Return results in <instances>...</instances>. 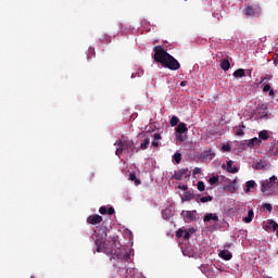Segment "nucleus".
<instances>
[{"instance_id":"obj_30","label":"nucleus","mask_w":278,"mask_h":278,"mask_svg":"<svg viewBox=\"0 0 278 278\" xmlns=\"http://www.w3.org/2000/svg\"><path fill=\"white\" fill-rule=\"evenodd\" d=\"M208 184L211 186H216V184H218V176H213L208 179Z\"/></svg>"},{"instance_id":"obj_38","label":"nucleus","mask_w":278,"mask_h":278,"mask_svg":"<svg viewBox=\"0 0 278 278\" xmlns=\"http://www.w3.org/2000/svg\"><path fill=\"white\" fill-rule=\"evenodd\" d=\"M182 238H184V240H190V232L188 230H185Z\"/></svg>"},{"instance_id":"obj_50","label":"nucleus","mask_w":278,"mask_h":278,"mask_svg":"<svg viewBox=\"0 0 278 278\" xmlns=\"http://www.w3.org/2000/svg\"><path fill=\"white\" fill-rule=\"evenodd\" d=\"M269 97H275V90L273 89L269 90Z\"/></svg>"},{"instance_id":"obj_14","label":"nucleus","mask_w":278,"mask_h":278,"mask_svg":"<svg viewBox=\"0 0 278 278\" xmlns=\"http://www.w3.org/2000/svg\"><path fill=\"white\" fill-rule=\"evenodd\" d=\"M210 220L218 222V215L214 213H208L204 216V223H210Z\"/></svg>"},{"instance_id":"obj_36","label":"nucleus","mask_w":278,"mask_h":278,"mask_svg":"<svg viewBox=\"0 0 278 278\" xmlns=\"http://www.w3.org/2000/svg\"><path fill=\"white\" fill-rule=\"evenodd\" d=\"M176 138L179 140V142H184V140H186V136H184V134H177Z\"/></svg>"},{"instance_id":"obj_19","label":"nucleus","mask_w":278,"mask_h":278,"mask_svg":"<svg viewBox=\"0 0 278 278\" xmlns=\"http://www.w3.org/2000/svg\"><path fill=\"white\" fill-rule=\"evenodd\" d=\"M232 75L237 79L240 78V77H247V73L244 72L243 68L236 70Z\"/></svg>"},{"instance_id":"obj_33","label":"nucleus","mask_w":278,"mask_h":278,"mask_svg":"<svg viewBox=\"0 0 278 278\" xmlns=\"http://www.w3.org/2000/svg\"><path fill=\"white\" fill-rule=\"evenodd\" d=\"M94 48H89L88 49V55H87V58H88V60H90V58H94Z\"/></svg>"},{"instance_id":"obj_12","label":"nucleus","mask_w":278,"mask_h":278,"mask_svg":"<svg viewBox=\"0 0 278 278\" xmlns=\"http://www.w3.org/2000/svg\"><path fill=\"white\" fill-rule=\"evenodd\" d=\"M188 131V126L186 123L181 122L178 124L176 128V134H186Z\"/></svg>"},{"instance_id":"obj_5","label":"nucleus","mask_w":278,"mask_h":278,"mask_svg":"<svg viewBox=\"0 0 278 278\" xmlns=\"http://www.w3.org/2000/svg\"><path fill=\"white\" fill-rule=\"evenodd\" d=\"M191 173L188 168H182L178 172H175L173 175V179H176V181H181V179H188L190 177Z\"/></svg>"},{"instance_id":"obj_40","label":"nucleus","mask_w":278,"mask_h":278,"mask_svg":"<svg viewBox=\"0 0 278 278\" xmlns=\"http://www.w3.org/2000/svg\"><path fill=\"white\" fill-rule=\"evenodd\" d=\"M184 229H179L177 232H176V238H184Z\"/></svg>"},{"instance_id":"obj_27","label":"nucleus","mask_w":278,"mask_h":278,"mask_svg":"<svg viewBox=\"0 0 278 278\" xmlns=\"http://www.w3.org/2000/svg\"><path fill=\"white\" fill-rule=\"evenodd\" d=\"M178 124H179V117L173 116L169 121V125H172V127H176V125Z\"/></svg>"},{"instance_id":"obj_39","label":"nucleus","mask_w":278,"mask_h":278,"mask_svg":"<svg viewBox=\"0 0 278 278\" xmlns=\"http://www.w3.org/2000/svg\"><path fill=\"white\" fill-rule=\"evenodd\" d=\"M99 212H100V214L105 215V214H108V207L101 206V207L99 208Z\"/></svg>"},{"instance_id":"obj_25","label":"nucleus","mask_w":278,"mask_h":278,"mask_svg":"<svg viewBox=\"0 0 278 278\" xmlns=\"http://www.w3.org/2000/svg\"><path fill=\"white\" fill-rule=\"evenodd\" d=\"M173 160L176 162V164H181V153L176 152V153L173 155Z\"/></svg>"},{"instance_id":"obj_1","label":"nucleus","mask_w":278,"mask_h":278,"mask_svg":"<svg viewBox=\"0 0 278 278\" xmlns=\"http://www.w3.org/2000/svg\"><path fill=\"white\" fill-rule=\"evenodd\" d=\"M109 231L108 226L102 224L100 228L91 235V239L97 247V252L105 253V255H112L111 260H121L122 262L129 260V253L127 250L118 248L119 243L116 237H113L111 241L109 240L105 242Z\"/></svg>"},{"instance_id":"obj_49","label":"nucleus","mask_w":278,"mask_h":278,"mask_svg":"<svg viewBox=\"0 0 278 278\" xmlns=\"http://www.w3.org/2000/svg\"><path fill=\"white\" fill-rule=\"evenodd\" d=\"M231 247H232L231 243H226V244L224 245V249H231Z\"/></svg>"},{"instance_id":"obj_2","label":"nucleus","mask_w":278,"mask_h":278,"mask_svg":"<svg viewBox=\"0 0 278 278\" xmlns=\"http://www.w3.org/2000/svg\"><path fill=\"white\" fill-rule=\"evenodd\" d=\"M154 61L161 64L164 68L169 71H179L181 64L177 59H175L170 53L166 52L162 46H156L153 48Z\"/></svg>"},{"instance_id":"obj_10","label":"nucleus","mask_w":278,"mask_h":278,"mask_svg":"<svg viewBox=\"0 0 278 278\" xmlns=\"http://www.w3.org/2000/svg\"><path fill=\"white\" fill-rule=\"evenodd\" d=\"M219 257H220V260H225L226 262H229V260H231V257H233V254H231V252H229V250H222L219 252Z\"/></svg>"},{"instance_id":"obj_41","label":"nucleus","mask_w":278,"mask_h":278,"mask_svg":"<svg viewBox=\"0 0 278 278\" xmlns=\"http://www.w3.org/2000/svg\"><path fill=\"white\" fill-rule=\"evenodd\" d=\"M106 214H109V216L114 215V214H115L114 207H109V208L106 210Z\"/></svg>"},{"instance_id":"obj_43","label":"nucleus","mask_w":278,"mask_h":278,"mask_svg":"<svg viewBox=\"0 0 278 278\" xmlns=\"http://www.w3.org/2000/svg\"><path fill=\"white\" fill-rule=\"evenodd\" d=\"M223 151H231V146L229 144L223 146Z\"/></svg>"},{"instance_id":"obj_37","label":"nucleus","mask_w":278,"mask_h":278,"mask_svg":"<svg viewBox=\"0 0 278 278\" xmlns=\"http://www.w3.org/2000/svg\"><path fill=\"white\" fill-rule=\"evenodd\" d=\"M263 92H269V90H270V85L269 84H263Z\"/></svg>"},{"instance_id":"obj_7","label":"nucleus","mask_w":278,"mask_h":278,"mask_svg":"<svg viewBox=\"0 0 278 278\" xmlns=\"http://www.w3.org/2000/svg\"><path fill=\"white\" fill-rule=\"evenodd\" d=\"M87 223L89 225H100V223H103V217L99 214L90 215L87 217Z\"/></svg>"},{"instance_id":"obj_42","label":"nucleus","mask_w":278,"mask_h":278,"mask_svg":"<svg viewBox=\"0 0 278 278\" xmlns=\"http://www.w3.org/2000/svg\"><path fill=\"white\" fill-rule=\"evenodd\" d=\"M193 175H201V167H195L193 169Z\"/></svg>"},{"instance_id":"obj_15","label":"nucleus","mask_w":278,"mask_h":278,"mask_svg":"<svg viewBox=\"0 0 278 278\" xmlns=\"http://www.w3.org/2000/svg\"><path fill=\"white\" fill-rule=\"evenodd\" d=\"M260 144H262V140L255 137L249 141L248 147H250V149H253V147H260Z\"/></svg>"},{"instance_id":"obj_44","label":"nucleus","mask_w":278,"mask_h":278,"mask_svg":"<svg viewBox=\"0 0 278 278\" xmlns=\"http://www.w3.org/2000/svg\"><path fill=\"white\" fill-rule=\"evenodd\" d=\"M154 140H162V135L154 134Z\"/></svg>"},{"instance_id":"obj_18","label":"nucleus","mask_w":278,"mask_h":278,"mask_svg":"<svg viewBox=\"0 0 278 278\" xmlns=\"http://www.w3.org/2000/svg\"><path fill=\"white\" fill-rule=\"evenodd\" d=\"M222 71H229L231 68V63H229V60L224 59L220 63Z\"/></svg>"},{"instance_id":"obj_35","label":"nucleus","mask_w":278,"mask_h":278,"mask_svg":"<svg viewBox=\"0 0 278 278\" xmlns=\"http://www.w3.org/2000/svg\"><path fill=\"white\" fill-rule=\"evenodd\" d=\"M263 210H267V212H273V205L265 203V204H263Z\"/></svg>"},{"instance_id":"obj_31","label":"nucleus","mask_w":278,"mask_h":278,"mask_svg":"<svg viewBox=\"0 0 278 278\" xmlns=\"http://www.w3.org/2000/svg\"><path fill=\"white\" fill-rule=\"evenodd\" d=\"M163 218L165 220H168V218H170V210L166 208L162 212Z\"/></svg>"},{"instance_id":"obj_8","label":"nucleus","mask_w":278,"mask_h":278,"mask_svg":"<svg viewBox=\"0 0 278 278\" xmlns=\"http://www.w3.org/2000/svg\"><path fill=\"white\" fill-rule=\"evenodd\" d=\"M216 157V154L212 149L205 150L200 154V160H214Z\"/></svg>"},{"instance_id":"obj_22","label":"nucleus","mask_w":278,"mask_h":278,"mask_svg":"<svg viewBox=\"0 0 278 278\" xmlns=\"http://www.w3.org/2000/svg\"><path fill=\"white\" fill-rule=\"evenodd\" d=\"M149 144H151V139L147 137L143 142L140 144V149L144 151V149H149Z\"/></svg>"},{"instance_id":"obj_46","label":"nucleus","mask_w":278,"mask_h":278,"mask_svg":"<svg viewBox=\"0 0 278 278\" xmlns=\"http://www.w3.org/2000/svg\"><path fill=\"white\" fill-rule=\"evenodd\" d=\"M274 64H275V66H277L278 67V54L275 56V59H274Z\"/></svg>"},{"instance_id":"obj_13","label":"nucleus","mask_w":278,"mask_h":278,"mask_svg":"<svg viewBox=\"0 0 278 278\" xmlns=\"http://www.w3.org/2000/svg\"><path fill=\"white\" fill-rule=\"evenodd\" d=\"M181 215L187 220V223H190V220H194V213L191 211H182Z\"/></svg>"},{"instance_id":"obj_9","label":"nucleus","mask_w":278,"mask_h":278,"mask_svg":"<svg viewBox=\"0 0 278 278\" xmlns=\"http://www.w3.org/2000/svg\"><path fill=\"white\" fill-rule=\"evenodd\" d=\"M265 229V231H276V229H278V224L277 222L269 219L263 227Z\"/></svg>"},{"instance_id":"obj_6","label":"nucleus","mask_w":278,"mask_h":278,"mask_svg":"<svg viewBox=\"0 0 278 278\" xmlns=\"http://www.w3.org/2000/svg\"><path fill=\"white\" fill-rule=\"evenodd\" d=\"M252 168H255V170H268L270 168V163L268 161L257 160L252 165Z\"/></svg>"},{"instance_id":"obj_23","label":"nucleus","mask_w":278,"mask_h":278,"mask_svg":"<svg viewBox=\"0 0 278 278\" xmlns=\"http://www.w3.org/2000/svg\"><path fill=\"white\" fill-rule=\"evenodd\" d=\"M245 192H251V189L255 188V181L254 180H249L245 184Z\"/></svg>"},{"instance_id":"obj_45","label":"nucleus","mask_w":278,"mask_h":278,"mask_svg":"<svg viewBox=\"0 0 278 278\" xmlns=\"http://www.w3.org/2000/svg\"><path fill=\"white\" fill-rule=\"evenodd\" d=\"M206 269H207V266H206V265H201V266H200V270H201L202 273H205Z\"/></svg>"},{"instance_id":"obj_28","label":"nucleus","mask_w":278,"mask_h":278,"mask_svg":"<svg viewBox=\"0 0 278 278\" xmlns=\"http://www.w3.org/2000/svg\"><path fill=\"white\" fill-rule=\"evenodd\" d=\"M129 179H130V181H135V184L137 186L140 185V179H138V177H136V174H134V173L129 174Z\"/></svg>"},{"instance_id":"obj_11","label":"nucleus","mask_w":278,"mask_h":278,"mask_svg":"<svg viewBox=\"0 0 278 278\" xmlns=\"http://www.w3.org/2000/svg\"><path fill=\"white\" fill-rule=\"evenodd\" d=\"M247 126H244V123H241L239 126L235 127V134L236 136L242 137L244 136V129Z\"/></svg>"},{"instance_id":"obj_51","label":"nucleus","mask_w":278,"mask_h":278,"mask_svg":"<svg viewBox=\"0 0 278 278\" xmlns=\"http://www.w3.org/2000/svg\"><path fill=\"white\" fill-rule=\"evenodd\" d=\"M184 190H188V187H184Z\"/></svg>"},{"instance_id":"obj_21","label":"nucleus","mask_w":278,"mask_h":278,"mask_svg":"<svg viewBox=\"0 0 278 278\" xmlns=\"http://www.w3.org/2000/svg\"><path fill=\"white\" fill-rule=\"evenodd\" d=\"M258 138L260 140H268V138H270V135H268V130H262L258 134Z\"/></svg>"},{"instance_id":"obj_48","label":"nucleus","mask_w":278,"mask_h":278,"mask_svg":"<svg viewBox=\"0 0 278 278\" xmlns=\"http://www.w3.org/2000/svg\"><path fill=\"white\" fill-rule=\"evenodd\" d=\"M152 147H160V142H157V141H152Z\"/></svg>"},{"instance_id":"obj_26","label":"nucleus","mask_w":278,"mask_h":278,"mask_svg":"<svg viewBox=\"0 0 278 278\" xmlns=\"http://www.w3.org/2000/svg\"><path fill=\"white\" fill-rule=\"evenodd\" d=\"M270 79H273V75H265V76L261 77V84H268V81H270Z\"/></svg>"},{"instance_id":"obj_16","label":"nucleus","mask_w":278,"mask_h":278,"mask_svg":"<svg viewBox=\"0 0 278 278\" xmlns=\"http://www.w3.org/2000/svg\"><path fill=\"white\" fill-rule=\"evenodd\" d=\"M253 216H255V213L253 212V208H251L248 212V216L243 217V223H252Z\"/></svg>"},{"instance_id":"obj_3","label":"nucleus","mask_w":278,"mask_h":278,"mask_svg":"<svg viewBox=\"0 0 278 278\" xmlns=\"http://www.w3.org/2000/svg\"><path fill=\"white\" fill-rule=\"evenodd\" d=\"M114 147H117L115 151V155H117V157H121L123 153H129L130 155H134V152L136 151L134 141L129 139H118L117 141H115Z\"/></svg>"},{"instance_id":"obj_24","label":"nucleus","mask_w":278,"mask_h":278,"mask_svg":"<svg viewBox=\"0 0 278 278\" xmlns=\"http://www.w3.org/2000/svg\"><path fill=\"white\" fill-rule=\"evenodd\" d=\"M269 155H278V148L276 144H271L268 150Z\"/></svg>"},{"instance_id":"obj_17","label":"nucleus","mask_w":278,"mask_h":278,"mask_svg":"<svg viewBox=\"0 0 278 278\" xmlns=\"http://www.w3.org/2000/svg\"><path fill=\"white\" fill-rule=\"evenodd\" d=\"M244 14L245 16H255V8H253L252 5H248L244 9Z\"/></svg>"},{"instance_id":"obj_20","label":"nucleus","mask_w":278,"mask_h":278,"mask_svg":"<svg viewBox=\"0 0 278 278\" xmlns=\"http://www.w3.org/2000/svg\"><path fill=\"white\" fill-rule=\"evenodd\" d=\"M227 172L232 174L238 173V167H233V161L227 163Z\"/></svg>"},{"instance_id":"obj_29","label":"nucleus","mask_w":278,"mask_h":278,"mask_svg":"<svg viewBox=\"0 0 278 278\" xmlns=\"http://www.w3.org/2000/svg\"><path fill=\"white\" fill-rule=\"evenodd\" d=\"M210 201H214V198L212 195H206V197L200 198L201 203H207Z\"/></svg>"},{"instance_id":"obj_32","label":"nucleus","mask_w":278,"mask_h":278,"mask_svg":"<svg viewBox=\"0 0 278 278\" xmlns=\"http://www.w3.org/2000/svg\"><path fill=\"white\" fill-rule=\"evenodd\" d=\"M198 190L200 192H203L205 190V182L203 181H198Z\"/></svg>"},{"instance_id":"obj_4","label":"nucleus","mask_w":278,"mask_h":278,"mask_svg":"<svg viewBox=\"0 0 278 278\" xmlns=\"http://www.w3.org/2000/svg\"><path fill=\"white\" fill-rule=\"evenodd\" d=\"M277 181V177L273 176L269 180H264L262 182L261 191L262 192H270L273 188H275V182Z\"/></svg>"},{"instance_id":"obj_34","label":"nucleus","mask_w":278,"mask_h":278,"mask_svg":"<svg viewBox=\"0 0 278 278\" xmlns=\"http://www.w3.org/2000/svg\"><path fill=\"white\" fill-rule=\"evenodd\" d=\"M194 199V195L192 193L187 192L185 194V201H192Z\"/></svg>"},{"instance_id":"obj_47","label":"nucleus","mask_w":278,"mask_h":278,"mask_svg":"<svg viewBox=\"0 0 278 278\" xmlns=\"http://www.w3.org/2000/svg\"><path fill=\"white\" fill-rule=\"evenodd\" d=\"M180 86L184 88V86H188V80H182L181 83H180Z\"/></svg>"}]
</instances>
